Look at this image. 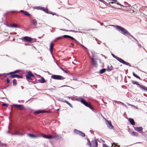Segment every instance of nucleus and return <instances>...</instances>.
<instances>
[{
  "instance_id": "nucleus-9",
  "label": "nucleus",
  "mask_w": 147,
  "mask_h": 147,
  "mask_svg": "<svg viewBox=\"0 0 147 147\" xmlns=\"http://www.w3.org/2000/svg\"><path fill=\"white\" fill-rule=\"evenodd\" d=\"M22 40L24 42L29 41L30 42L32 41V38L28 36H25L23 37Z\"/></svg>"
},
{
  "instance_id": "nucleus-11",
  "label": "nucleus",
  "mask_w": 147,
  "mask_h": 147,
  "mask_svg": "<svg viewBox=\"0 0 147 147\" xmlns=\"http://www.w3.org/2000/svg\"><path fill=\"white\" fill-rule=\"evenodd\" d=\"M136 84L139 87L141 90L147 91V87L141 85L139 84Z\"/></svg>"
},
{
  "instance_id": "nucleus-55",
  "label": "nucleus",
  "mask_w": 147,
  "mask_h": 147,
  "mask_svg": "<svg viewBox=\"0 0 147 147\" xmlns=\"http://www.w3.org/2000/svg\"><path fill=\"white\" fill-rule=\"evenodd\" d=\"M14 12V11H11V12Z\"/></svg>"
},
{
  "instance_id": "nucleus-3",
  "label": "nucleus",
  "mask_w": 147,
  "mask_h": 147,
  "mask_svg": "<svg viewBox=\"0 0 147 147\" xmlns=\"http://www.w3.org/2000/svg\"><path fill=\"white\" fill-rule=\"evenodd\" d=\"M81 102L84 104L86 106L89 107L91 110H94V109L91 107L90 104L86 101L84 100L81 99Z\"/></svg>"
},
{
  "instance_id": "nucleus-1",
  "label": "nucleus",
  "mask_w": 147,
  "mask_h": 147,
  "mask_svg": "<svg viewBox=\"0 0 147 147\" xmlns=\"http://www.w3.org/2000/svg\"><path fill=\"white\" fill-rule=\"evenodd\" d=\"M117 28L119 30L121 31V33L124 34H127V35H130L131 37H133L124 28L121 27V26H116Z\"/></svg>"
},
{
  "instance_id": "nucleus-26",
  "label": "nucleus",
  "mask_w": 147,
  "mask_h": 147,
  "mask_svg": "<svg viewBox=\"0 0 147 147\" xmlns=\"http://www.w3.org/2000/svg\"><path fill=\"white\" fill-rule=\"evenodd\" d=\"M26 78L28 80H32V79L31 78V77H30V76H29L28 75H26Z\"/></svg>"
},
{
  "instance_id": "nucleus-34",
  "label": "nucleus",
  "mask_w": 147,
  "mask_h": 147,
  "mask_svg": "<svg viewBox=\"0 0 147 147\" xmlns=\"http://www.w3.org/2000/svg\"><path fill=\"white\" fill-rule=\"evenodd\" d=\"M41 7H42L38 6V7H36L35 8V9H40V10H41Z\"/></svg>"
},
{
  "instance_id": "nucleus-64",
  "label": "nucleus",
  "mask_w": 147,
  "mask_h": 147,
  "mask_svg": "<svg viewBox=\"0 0 147 147\" xmlns=\"http://www.w3.org/2000/svg\"><path fill=\"white\" fill-rule=\"evenodd\" d=\"M10 114L11 115V113L10 112Z\"/></svg>"
},
{
  "instance_id": "nucleus-54",
  "label": "nucleus",
  "mask_w": 147,
  "mask_h": 147,
  "mask_svg": "<svg viewBox=\"0 0 147 147\" xmlns=\"http://www.w3.org/2000/svg\"><path fill=\"white\" fill-rule=\"evenodd\" d=\"M59 109H57V111H59Z\"/></svg>"
},
{
  "instance_id": "nucleus-2",
  "label": "nucleus",
  "mask_w": 147,
  "mask_h": 147,
  "mask_svg": "<svg viewBox=\"0 0 147 147\" xmlns=\"http://www.w3.org/2000/svg\"><path fill=\"white\" fill-rule=\"evenodd\" d=\"M87 140L89 143V145L90 147H96L97 146V142L95 139L92 140L91 143L90 142L88 139H87Z\"/></svg>"
},
{
  "instance_id": "nucleus-46",
  "label": "nucleus",
  "mask_w": 147,
  "mask_h": 147,
  "mask_svg": "<svg viewBox=\"0 0 147 147\" xmlns=\"http://www.w3.org/2000/svg\"><path fill=\"white\" fill-rule=\"evenodd\" d=\"M20 11L21 12H23V13H24V12H25L23 10H21Z\"/></svg>"
},
{
  "instance_id": "nucleus-5",
  "label": "nucleus",
  "mask_w": 147,
  "mask_h": 147,
  "mask_svg": "<svg viewBox=\"0 0 147 147\" xmlns=\"http://www.w3.org/2000/svg\"><path fill=\"white\" fill-rule=\"evenodd\" d=\"M51 77L52 78L55 79L62 80L65 78H64L60 75H53Z\"/></svg>"
},
{
  "instance_id": "nucleus-22",
  "label": "nucleus",
  "mask_w": 147,
  "mask_h": 147,
  "mask_svg": "<svg viewBox=\"0 0 147 147\" xmlns=\"http://www.w3.org/2000/svg\"><path fill=\"white\" fill-rule=\"evenodd\" d=\"M20 72L19 70H16L13 72H10L9 73L7 74V75H10L11 74H15L16 73H18Z\"/></svg>"
},
{
  "instance_id": "nucleus-43",
  "label": "nucleus",
  "mask_w": 147,
  "mask_h": 147,
  "mask_svg": "<svg viewBox=\"0 0 147 147\" xmlns=\"http://www.w3.org/2000/svg\"><path fill=\"white\" fill-rule=\"evenodd\" d=\"M111 1H113L114 3H116L117 2V0H111Z\"/></svg>"
},
{
  "instance_id": "nucleus-37",
  "label": "nucleus",
  "mask_w": 147,
  "mask_h": 147,
  "mask_svg": "<svg viewBox=\"0 0 147 147\" xmlns=\"http://www.w3.org/2000/svg\"><path fill=\"white\" fill-rule=\"evenodd\" d=\"M2 105L3 106H5L6 107H7V105L5 103H3L2 104Z\"/></svg>"
},
{
  "instance_id": "nucleus-10",
  "label": "nucleus",
  "mask_w": 147,
  "mask_h": 147,
  "mask_svg": "<svg viewBox=\"0 0 147 147\" xmlns=\"http://www.w3.org/2000/svg\"><path fill=\"white\" fill-rule=\"evenodd\" d=\"M134 129L137 131L141 133L143 131V128L142 127H134Z\"/></svg>"
},
{
  "instance_id": "nucleus-35",
  "label": "nucleus",
  "mask_w": 147,
  "mask_h": 147,
  "mask_svg": "<svg viewBox=\"0 0 147 147\" xmlns=\"http://www.w3.org/2000/svg\"><path fill=\"white\" fill-rule=\"evenodd\" d=\"M60 68L62 69L63 71L65 72L66 73H67V72L65 70H64L62 67H60Z\"/></svg>"
},
{
  "instance_id": "nucleus-12",
  "label": "nucleus",
  "mask_w": 147,
  "mask_h": 147,
  "mask_svg": "<svg viewBox=\"0 0 147 147\" xmlns=\"http://www.w3.org/2000/svg\"><path fill=\"white\" fill-rule=\"evenodd\" d=\"M42 137L48 139H51L53 138L52 135H46L43 134L42 135Z\"/></svg>"
},
{
  "instance_id": "nucleus-25",
  "label": "nucleus",
  "mask_w": 147,
  "mask_h": 147,
  "mask_svg": "<svg viewBox=\"0 0 147 147\" xmlns=\"http://www.w3.org/2000/svg\"><path fill=\"white\" fill-rule=\"evenodd\" d=\"M138 133L137 132L133 131L132 132V135L133 136H137L138 135Z\"/></svg>"
},
{
  "instance_id": "nucleus-48",
  "label": "nucleus",
  "mask_w": 147,
  "mask_h": 147,
  "mask_svg": "<svg viewBox=\"0 0 147 147\" xmlns=\"http://www.w3.org/2000/svg\"><path fill=\"white\" fill-rule=\"evenodd\" d=\"M132 83L134 84H136V82H132Z\"/></svg>"
},
{
  "instance_id": "nucleus-14",
  "label": "nucleus",
  "mask_w": 147,
  "mask_h": 147,
  "mask_svg": "<svg viewBox=\"0 0 147 147\" xmlns=\"http://www.w3.org/2000/svg\"><path fill=\"white\" fill-rule=\"evenodd\" d=\"M27 135L31 138H37L39 137V136L34 135L31 134H28Z\"/></svg>"
},
{
  "instance_id": "nucleus-50",
  "label": "nucleus",
  "mask_w": 147,
  "mask_h": 147,
  "mask_svg": "<svg viewBox=\"0 0 147 147\" xmlns=\"http://www.w3.org/2000/svg\"><path fill=\"white\" fill-rule=\"evenodd\" d=\"M66 103L67 104H68L69 103V102L67 101H66Z\"/></svg>"
},
{
  "instance_id": "nucleus-15",
  "label": "nucleus",
  "mask_w": 147,
  "mask_h": 147,
  "mask_svg": "<svg viewBox=\"0 0 147 147\" xmlns=\"http://www.w3.org/2000/svg\"><path fill=\"white\" fill-rule=\"evenodd\" d=\"M10 78H14L16 77L17 78H21L22 77L21 76L17 74L11 75V76H10Z\"/></svg>"
},
{
  "instance_id": "nucleus-57",
  "label": "nucleus",
  "mask_w": 147,
  "mask_h": 147,
  "mask_svg": "<svg viewBox=\"0 0 147 147\" xmlns=\"http://www.w3.org/2000/svg\"><path fill=\"white\" fill-rule=\"evenodd\" d=\"M81 46L83 47H84V46L83 45H81Z\"/></svg>"
},
{
  "instance_id": "nucleus-8",
  "label": "nucleus",
  "mask_w": 147,
  "mask_h": 147,
  "mask_svg": "<svg viewBox=\"0 0 147 147\" xmlns=\"http://www.w3.org/2000/svg\"><path fill=\"white\" fill-rule=\"evenodd\" d=\"M13 106L20 110L24 108L23 105H21L14 104Z\"/></svg>"
},
{
  "instance_id": "nucleus-18",
  "label": "nucleus",
  "mask_w": 147,
  "mask_h": 147,
  "mask_svg": "<svg viewBox=\"0 0 147 147\" xmlns=\"http://www.w3.org/2000/svg\"><path fill=\"white\" fill-rule=\"evenodd\" d=\"M11 27L12 28H19L20 26L17 24H15L10 25Z\"/></svg>"
},
{
  "instance_id": "nucleus-39",
  "label": "nucleus",
  "mask_w": 147,
  "mask_h": 147,
  "mask_svg": "<svg viewBox=\"0 0 147 147\" xmlns=\"http://www.w3.org/2000/svg\"><path fill=\"white\" fill-rule=\"evenodd\" d=\"M63 36H61V37H57V38L55 40H57V39H59L60 38H61Z\"/></svg>"
},
{
  "instance_id": "nucleus-19",
  "label": "nucleus",
  "mask_w": 147,
  "mask_h": 147,
  "mask_svg": "<svg viewBox=\"0 0 147 147\" xmlns=\"http://www.w3.org/2000/svg\"><path fill=\"white\" fill-rule=\"evenodd\" d=\"M41 10H42L44 11V12H46V13H48V10L46 8L44 7H41Z\"/></svg>"
},
{
  "instance_id": "nucleus-51",
  "label": "nucleus",
  "mask_w": 147,
  "mask_h": 147,
  "mask_svg": "<svg viewBox=\"0 0 147 147\" xmlns=\"http://www.w3.org/2000/svg\"><path fill=\"white\" fill-rule=\"evenodd\" d=\"M127 105H131V106H132V105H131L129 104V103H127Z\"/></svg>"
},
{
  "instance_id": "nucleus-60",
  "label": "nucleus",
  "mask_w": 147,
  "mask_h": 147,
  "mask_svg": "<svg viewBox=\"0 0 147 147\" xmlns=\"http://www.w3.org/2000/svg\"><path fill=\"white\" fill-rule=\"evenodd\" d=\"M66 100H65V101H64V102H66Z\"/></svg>"
},
{
  "instance_id": "nucleus-42",
  "label": "nucleus",
  "mask_w": 147,
  "mask_h": 147,
  "mask_svg": "<svg viewBox=\"0 0 147 147\" xmlns=\"http://www.w3.org/2000/svg\"><path fill=\"white\" fill-rule=\"evenodd\" d=\"M113 144H114V145H115V143H113V144L112 145V146L111 147H113L112 146H113ZM116 146H117V145H116V146H115V147H116Z\"/></svg>"
},
{
  "instance_id": "nucleus-13",
  "label": "nucleus",
  "mask_w": 147,
  "mask_h": 147,
  "mask_svg": "<svg viewBox=\"0 0 147 147\" xmlns=\"http://www.w3.org/2000/svg\"><path fill=\"white\" fill-rule=\"evenodd\" d=\"M92 63L93 65L95 67H96L97 65L96 63V59H94L93 58L91 59Z\"/></svg>"
},
{
  "instance_id": "nucleus-16",
  "label": "nucleus",
  "mask_w": 147,
  "mask_h": 147,
  "mask_svg": "<svg viewBox=\"0 0 147 147\" xmlns=\"http://www.w3.org/2000/svg\"><path fill=\"white\" fill-rule=\"evenodd\" d=\"M46 111H45L43 110H38L34 112V113L35 114H38L39 113H42L46 112Z\"/></svg>"
},
{
  "instance_id": "nucleus-61",
  "label": "nucleus",
  "mask_w": 147,
  "mask_h": 147,
  "mask_svg": "<svg viewBox=\"0 0 147 147\" xmlns=\"http://www.w3.org/2000/svg\"><path fill=\"white\" fill-rule=\"evenodd\" d=\"M4 115L6 116H7V115L6 114H4Z\"/></svg>"
},
{
  "instance_id": "nucleus-47",
  "label": "nucleus",
  "mask_w": 147,
  "mask_h": 147,
  "mask_svg": "<svg viewBox=\"0 0 147 147\" xmlns=\"http://www.w3.org/2000/svg\"><path fill=\"white\" fill-rule=\"evenodd\" d=\"M71 45L72 46H74V43H71Z\"/></svg>"
},
{
  "instance_id": "nucleus-17",
  "label": "nucleus",
  "mask_w": 147,
  "mask_h": 147,
  "mask_svg": "<svg viewBox=\"0 0 147 147\" xmlns=\"http://www.w3.org/2000/svg\"><path fill=\"white\" fill-rule=\"evenodd\" d=\"M129 120L130 123L132 125H135V122L133 119L131 118H129Z\"/></svg>"
},
{
  "instance_id": "nucleus-21",
  "label": "nucleus",
  "mask_w": 147,
  "mask_h": 147,
  "mask_svg": "<svg viewBox=\"0 0 147 147\" xmlns=\"http://www.w3.org/2000/svg\"><path fill=\"white\" fill-rule=\"evenodd\" d=\"M53 45L52 42L51 43L50 45V52L52 53L53 51Z\"/></svg>"
},
{
  "instance_id": "nucleus-7",
  "label": "nucleus",
  "mask_w": 147,
  "mask_h": 147,
  "mask_svg": "<svg viewBox=\"0 0 147 147\" xmlns=\"http://www.w3.org/2000/svg\"><path fill=\"white\" fill-rule=\"evenodd\" d=\"M74 133H76L77 134L82 136L83 137H84L85 136V134L82 133V131H78L77 129H75L74 130Z\"/></svg>"
},
{
  "instance_id": "nucleus-29",
  "label": "nucleus",
  "mask_w": 147,
  "mask_h": 147,
  "mask_svg": "<svg viewBox=\"0 0 147 147\" xmlns=\"http://www.w3.org/2000/svg\"><path fill=\"white\" fill-rule=\"evenodd\" d=\"M133 74L135 77H136V78H138L140 79V77L139 76H138L137 75L135 74L134 72H133Z\"/></svg>"
},
{
  "instance_id": "nucleus-45",
  "label": "nucleus",
  "mask_w": 147,
  "mask_h": 147,
  "mask_svg": "<svg viewBox=\"0 0 147 147\" xmlns=\"http://www.w3.org/2000/svg\"><path fill=\"white\" fill-rule=\"evenodd\" d=\"M65 86H67V87H69V86H67V85H64L62 86L61 87H65Z\"/></svg>"
},
{
  "instance_id": "nucleus-27",
  "label": "nucleus",
  "mask_w": 147,
  "mask_h": 147,
  "mask_svg": "<svg viewBox=\"0 0 147 147\" xmlns=\"http://www.w3.org/2000/svg\"><path fill=\"white\" fill-rule=\"evenodd\" d=\"M33 24L35 26H36L37 24V22L36 20L35 19H34L32 21Z\"/></svg>"
},
{
  "instance_id": "nucleus-23",
  "label": "nucleus",
  "mask_w": 147,
  "mask_h": 147,
  "mask_svg": "<svg viewBox=\"0 0 147 147\" xmlns=\"http://www.w3.org/2000/svg\"><path fill=\"white\" fill-rule=\"evenodd\" d=\"M39 81L41 83H44L46 82V81L43 77H41V79L39 80Z\"/></svg>"
},
{
  "instance_id": "nucleus-56",
  "label": "nucleus",
  "mask_w": 147,
  "mask_h": 147,
  "mask_svg": "<svg viewBox=\"0 0 147 147\" xmlns=\"http://www.w3.org/2000/svg\"><path fill=\"white\" fill-rule=\"evenodd\" d=\"M1 142H0V145H1Z\"/></svg>"
},
{
  "instance_id": "nucleus-4",
  "label": "nucleus",
  "mask_w": 147,
  "mask_h": 147,
  "mask_svg": "<svg viewBox=\"0 0 147 147\" xmlns=\"http://www.w3.org/2000/svg\"><path fill=\"white\" fill-rule=\"evenodd\" d=\"M116 57L117 58L116 59L120 63H122L123 64L129 66L130 67L131 66L130 64L129 63L125 62L121 58H120L118 57Z\"/></svg>"
},
{
  "instance_id": "nucleus-63",
  "label": "nucleus",
  "mask_w": 147,
  "mask_h": 147,
  "mask_svg": "<svg viewBox=\"0 0 147 147\" xmlns=\"http://www.w3.org/2000/svg\"><path fill=\"white\" fill-rule=\"evenodd\" d=\"M85 48V49H86V48L85 47H84Z\"/></svg>"
},
{
  "instance_id": "nucleus-58",
  "label": "nucleus",
  "mask_w": 147,
  "mask_h": 147,
  "mask_svg": "<svg viewBox=\"0 0 147 147\" xmlns=\"http://www.w3.org/2000/svg\"><path fill=\"white\" fill-rule=\"evenodd\" d=\"M37 76H39V77H40V75H38Z\"/></svg>"
},
{
  "instance_id": "nucleus-62",
  "label": "nucleus",
  "mask_w": 147,
  "mask_h": 147,
  "mask_svg": "<svg viewBox=\"0 0 147 147\" xmlns=\"http://www.w3.org/2000/svg\"><path fill=\"white\" fill-rule=\"evenodd\" d=\"M85 48V49H86V48L85 47H84Z\"/></svg>"
},
{
  "instance_id": "nucleus-41",
  "label": "nucleus",
  "mask_w": 147,
  "mask_h": 147,
  "mask_svg": "<svg viewBox=\"0 0 147 147\" xmlns=\"http://www.w3.org/2000/svg\"><path fill=\"white\" fill-rule=\"evenodd\" d=\"M71 107H72V105H71L70 103L69 102V103H68V104Z\"/></svg>"
},
{
  "instance_id": "nucleus-28",
  "label": "nucleus",
  "mask_w": 147,
  "mask_h": 147,
  "mask_svg": "<svg viewBox=\"0 0 147 147\" xmlns=\"http://www.w3.org/2000/svg\"><path fill=\"white\" fill-rule=\"evenodd\" d=\"M106 69H101L100 71V74H102V73H104V72H105V71H106Z\"/></svg>"
},
{
  "instance_id": "nucleus-44",
  "label": "nucleus",
  "mask_w": 147,
  "mask_h": 147,
  "mask_svg": "<svg viewBox=\"0 0 147 147\" xmlns=\"http://www.w3.org/2000/svg\"><path fill=\"white\" fill-rule=\"evenodd\" d=\"M116 4H117V5H120L121 6H123L120 3H119V2H117L116 3Z\"/></svg>"
},
{
  "instance_id": "nucleus-6",
  "label": "nucleus",
  "mask_w": 147,
  "mask_h": 147,
  "mask_svg": "<svg viewBox=\"0 0 147 147\" xmlns=\"http://www.w3.org/2000/svg\"><path fill=\"white\" fill-rule=\"evenodd\" d=\"M106 122L107 125L108 127L110 129H112L113 127V126L112 125L110 121H109L108 120H106Z\"/></svg>"
},
{
  "instance_id": "nucleus-20",
  "label": "nucleus",
  "mask_w": 147,
  "mask_h": 147,
  "mask_svg": "<svg viewBox=\"0 0 147 147\" xmlns=\"http://www.w3.org/2000/svg\"><path fill=\"white\" fill-rule=\"evenodd\" d=\"M63 37L64 38H71V39L72 40L74 39V38H73V37H72L70 36H69V35H64L63 36Z\"/></svg>"
},
{
  "instance_id": "nucleus-59",
  "label": "nucleus",
  "mask_w": 147,
  "mask_h": 147,
  "mask_svg": "<svg viewBox=\"0 0 147 147\" xmlns=\"http://www.w3.org/2000/svg\"><path fill=\"white\" fill-rule=\"evenodd\" d=\"M51 13V14H53H53L52 13Z\"/></svg>"
},
{
  "instance_id": "nucleus-33",
  "label": "nucleus",
  "mask_w": 147,
  "mask_h": 147,
  "mask_svg": "<svg viewBox=\"0 0 147 147\" xmlns=\"http://www.w3.org/2000/svg\"><path fill=\"white\" fill-rule=\"evenodd\" d=\"M24 14L26 15L30 16V14H29L27 12L25 11Z\"/></svg>"
},
{
  "instance_id": "nucleus-30",
  "label": "nucleus",
  "mask_w": 147,
  "mask_h": 147,
  "mask_svg": "<svg viewBox=\"0 0 147 147\" xmlns=\"http://www.w3.org/2000/svg\"><path fill=\"white\" fill-rule=\"evenodd\" d=\"M13 82L14 85H16L17 83L16 80L15 79H13Z\"/></svg>"
},
{
  "instance_id": "nucleus-36",
  "label": "nucleus",
  "mask_w": 147,
  "mask_h": 147,
  "mask_svg": "<svg viewBox=\"0 0 147 147\" xmlns=\"http://www.w3.org/2000/svg\"><path fill=\"white\" fill-rule=\"evenodd\" d=\"M111 55H112V56L113 57H114V58H115V59H116V58H117L116 57H118L117 56H115L114 54H111Z\"/></svg>"
},
{
  "instance_id": "nucleus-53",
  "label": "nucleus",
  "mask_w": 147,
  "mask_h": 147,
  "mask_svg": "<svg viewBox=\"0 0 147 147\" xmlns=\"http://www.w3.org/2000/svg\"><path fill=\"white\" fill-rule=\"evenodd\" d=\"M92 56H93V57H94V55L93 54H92Z\"/></svg>"
},
{
  "instance_id": "nucleus-32",
  "label": "nucleus",
  "mask_w": 147,
  "mask_h": 147,
  "mask_svg": "<svg viewBox=\"0 0 147 147\" xmlns=\"http://www.w3.org/2000/svg\"><path fill=\"white\" fill-rule=\"evenodd\" d=\"M60 30H62L63 31H73V30H66V29H60Z\"/></svg>"
},
{
  "instance_id": "nucleus-40",
  "label": "nucleus",
  "mask_w": 147,
  "mask_h": 147,
  "mask_svg": "<svg viewBox=\"0 0 147 147\" xmlns=\"http://www.w3.org/2000/svg\"><path fill=\"white\" fill-rule=\"evenodd\" d=\"M7 82V83H9V82L10 81L9 80L8 78H7L6 79Z\"/></svg>"
},
{
  "instance_id": "nucleus-52",
  "label": "nucleus",
  "mask_w": 147,
  "mask_h": 147,
  "mask_svg": "<svg viewBox=\"0 0 147 147\" xmlns=\"http://www.w3.org/2000/svg\"><path fill=\"white\" fill-rule=\"evenodd\" d=\"M113 3H114V2H111V3H112V4H113Z\"/></svg>"
},
{
  "instance_id": "nucleus-31",
  "label": "nucleus",
  "mask_w": 147,
  "mask_h": 147,
  "mask_svg": "<svg viewBox=\"0 0 147 147\" xmlns=\"http://www.w3.org/2000/svg\"><path fill=\"white\" fill-rule=\"evenodd\" d=\"M112 69H112V66H111V68H109V67H108L107 68V70L109 71H111Z\"/></svg>"
},
{
  "instance_id": "nucleus-38",
  "label": "nucleus",
  "mask_w": 147,
  "mask_h": 147,
  "mask_svg": "<svg viewBox=\"0 0 147 147\" xmlns=\"http://www.w3.org/2000/svg\"><path fill=\"white\" fill-rule=\"evenodd\" d=\"M103 147H109V146H107L106 144H103Z\"/></svg>"
},
{
  "instance_id": "nucleus-49",
  "label": "nucleus",
  "mask_w": 147,
  "mask_h": 147,
  "mask_svg": "<svg viewBox=\"0 0 147 147\" xmlns=\"http://www.w3.org/2000/svg\"><path fill=\"white\" fill-rule=\"evenodd\" d=\"M6 26L7 27H11V26H10V25H6Z\"/></svg>"
},
{
  "instance_id": "nucleus-24",
  "label": "nucleus",
  "mask_w": 147,
  "mask_h": 147,
  "mask_svg": "<svg viewBox=\"0 0 147 147\" xmlns=\"http://www.w3.org/2000/svg\"><path fill=\"white\" fill-rule=\"evenodd\" d=\"M28 75L29 76H30V77H34V76L33 74L30 71H29L28 72Z\"/></svg>"
}]
</instances>
